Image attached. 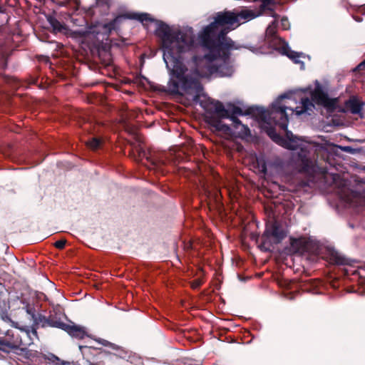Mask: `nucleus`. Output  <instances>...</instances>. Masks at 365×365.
Instances as JSON below:
<instances>
[{
	"label": "nucleus",
	"mask_w": 365,
	"mask_h": 365,
	"mask_svg": "<svg viewBox=\"0 0 365 365\" xmlns=\"http://www.w3.org/2000/svg\"><path fill=\"white\" fill-rule=\"evenodd\" d=\"M66 244V239H61L54 243V247L58 250H63Z\"/></svg>",
	"instance_id": "473e14b6"
},
{
	"label": "nucleus",
	"mask_w": 365,
	"mask_h": 365,
	"mask_svg": "<svg viewBox=\"0 0 365 365\" xmlns=\"http://www.w3.org/2000/svg\"><path fill=\"white\" fill-rule=\"evenodd\" d=\"M34 336L37 337L36 329L34 327L20 329L19 344V349L24 350L26 346L33 344Z\"/></svg>",
	"instance_id": "f3484780"
},
{
	"label": "nucleus",
	"mask_w": 365,
	"mask_h": 365,
	"mask_svg": "<svg viewBox=\"0 0 365 365\" xmlns=\"http://www.w3.org/2000/svg\"><path fill=\"white\" fill-rule=\"evenodd\" d=\"M232 121L237 137L242 138V137L250 136L251 135L250 130L247 125L242 124L237 117L232 116Z\"/></svg>",
	"instance_id": "412c9836"
},
{
	"label": "nucleus",
	"mask_w": 365,
	"mask_h": 365,
	"mask_svg": "<svg viewBox=\"0 0 365 365\" xmlns=\"http://www.w3.org/2000/svg\"><path fill=\"white\" fill-rule=\"evenodd\" d=\"M287 237V232L276 220L266 225L265 230L261 236L259 247L261 250L269 252L274 245H278Z\"/></svg>",
	"instance_id": "6e6552de"
},
{
	"label": "nucleus",
	"mask_w": 365,
	"mask_h": 365,
	"mask_svg": "<svg viewBox=\"0 0 365 365\" xmlns=\"http://www.w3.org/2000/svg\"><path fill=\"white\" fill-rule=\"evenodd\" d=\"M228 50V56H212L210 50L204 56L193 55L192 63L193 64V73L198 77H207L215 74L217 77H230L234 73V67L230 63V51Z\"/></svg>",
	"instance_id": "20e7f679"
},
{
	"label": "nucleus",
	"mask_w": 365,
	"mask_h": 365,
	"mask_svg": "<svg viewBox=\"0 0 365 365\" xmlns=\"http://www.w3.org/2000/svg\"><path fill=\"white\" fill-rule=\"evenodd\" d=\"M309 242L304 237H290V245L284 247V252L286 255H302L309 251Z\"/></svg>",
	"instance_id": "4468645a"
},
{
	"label": "nucleus",
	"mask_w": 365,
	"mask_h": 365,
	"mask_svg": "<svg viewBox=\"0 0 365 365\" xmlns=\"http://www.w3.org/2000/svg\"><path fill=\"white\" fill-rule=\"evenodd\" d=\"M339 148L343 150V151H345V152H347V153H354V149L350 147V146H339Z\"/></svg>",
	"instance_id": "c9c22d12"
},
{
	"label": "nucleus",
	"mask_w": 365,
	"mask_h": 365,
	"mask_svg": "<svg viewBox=\"0 0 365 365\" xmlns=\"http://www.w3.org/2000/svg\"><path fill=\"white\" fill-rule=\"evenodd\" d=\"M61 314L56 311L50 312L48 315V327L62 329L65 323L61 320Z\"/></svg>",
	"instance_id": "4be33fe9"
},
{
	"label": "nucleus",
	"mask_w": 365,
	"mask_h": 365,
	"mask_svg": "<svg viewBox=\"0 0 365 365\" xmlns=\"http://www.w3.org/2000/svg\"><path fill=\"white\" fill-rule=\"evenodd\" d=\"M62 330L65 331L71 336L78 339H83L85 336H88L83 327L76 325L73 323H72V324L65 323Z\"/></svg>",
	"instance_id": "a211bd4d"
},
{
	"label": "nucleus",
	"mask_w": 365,
	"mask_h": 365,
	"mask_svg": "<svg viewBox=\"0 0 365 365\" xmlns=\"http://www.w3.org/2000/svg\"><path fill=\"white\" fill-rule=\"evenodd\" d=\"M157 27L155 35L159 38L163 50V60L172 76L178 80L185 76L187 71L183 63L182 55L190 53V58L195 53V41L192 35L180 29L173 30L168 24L161 20L154 21Z\"/></svg>",
	"instance_id": "f03ea898"
},
{
	"label": "nucleus",
	"mask_w": 365,
	"mask_h": 365,
	"mask_svg": "<svg viewBox=\"0 0 365 365\" xmlns=\"http://www.w3.org/2000/svg\"><path fill=\"white\" fill-rule=\"evenodd\" d=\"M0 334L4 336H0V350L9 353L11 350L19 349V331L14 330H7Z\"/></svg>",
	"instance_id": "ddd939ff"
},
{
	"label": "nucleus",
	"mask_w": 365,
	"mask_h": 365,
	"mask_svg": "<svg viewBox=\"0 0 365 365\" xmlns=\"http://www.w3.org/2000/svg\"><path fill=\"white\" fill-rule=\"evenodd\" d=\"M11 315L22 322L24 317H34L35 308L28 303L25 299L16 297L9 302Z\"/></svg>",
	"instance_id": "9d476101"
},
{
	"label": "nucleus",
	"mask_w": 365,
	"mask_h": 365,
	"mask_svg": "<svg viewBox=\"0 0 365 365\" xmlns=\"http://www.w3.org/2000/svg\"><path fill=\"white\" fill-rule=\"evenodd\" d=\"M60 5H61V6H64V5H65V4L62 2Z\"/></svg>",
	"instance_id": "49530a36"
},
{
	"label": "nucleus",
	"mask_w": 365,
	"mask_h": 365,
	"mask_svg": "<svg viewBox=\"0 0 365 365\" xmlns=\"http://www.w3.org/2000/svg\"><path fill=\"white\" fill-rule=\"evenodd\" d=\"M123 19H134L141 22H154L155 19L151 17L148 13H125L120 14L108 23L96 22L88 27V33L108 36L112 31L115 29V26L120 24Z\"/></svg>",
	"instance_id": "0eeeda50"
},
{
	"label": "nucleus",
	"mask_w": 365,
	"mask_h": 365,
	"mask_svg": "<svg viewBox=\"0 0 365 365\" xmlns=\"http://www.w3.org/2000/svg\"><path fill=\"white\" fill-rule=\"evenodd\" d=\"M292 163L299 173L309 175L314 174L317 170L316 162L311 158V153L307 149L301 148L292 158Z\"/></svg>",
	"instance_id": "1a4fd4ad"
},
{
	"label": "nucleus",
	"mask_w": 365,
	"mask_h": 365,
	"mask_svg": "<svg viewBox=\"0 0 365 365\" xmlns=\"http://www.w3.org/2000/svg\"><path fill=\"white\" fill-rule=\"evenodd\" d=\"M135 150L138 153V158L140 160L145 158L148 162L150 163V165L153 166V169H160L161 167L164 165L163 161L157 158L151 150H147L141 145L136 147Z\"/></svg>",
	"instance_id": "dca6fc26"
},
{
	"label": "nucleus",
	"mask_w": 365,
	"mask_h": 365,
	"mask_svg": "<svg viewBox=\"0 0 365 365\" xmlns=\"http://www.w3.org/2000/svg\"><path fill=\"white\" fill-rule=\"evenodd\" d=\"M249 107L245 112L242 110L241 108L236 106H232V107L230 109H227L229 110V116L225 117V118H230L232 120V117L235 116V115H252L255 116L257 118L256 113H247L248 110L252 108Z\"/></svg>",
	"instance_id": "5701e85b"
},
{
	"label": "nucleus",
	"mask_w": 365,
	"mask_h": 365,
	"mask_svg": "<svg viewBox=\"0 0 365 365\" xmlns=\"http://www.w3.org/2000/svg\"><path fill=\"white\" fill-rule=\"evenodd\" d=\"M79 349L88 365H105L102 361H96V360L101 358L103 352L101 349L91 346H79Z\"/></svg>",
	"instance_id": "2eb2a0df"
},
{
	"label": "nucleus",
	"mask_w": 365,
	"mask_h": 365,
	"mask_svg": "<svg viewBox=\"0 0 365 365\" xmlns=\"http://www.w3.org/2000/svg\"><path fill=\"white\" fill-rule=\"evenodd\" d=\"M0 63L3 68H6L7 64V53L3 46H0Z\"/></svg>",
	"instance_id": "c756f323"
},
{
	"label": "nucleus",
	"mask_w": 365,
	"mask_h": 365,
	"mask_svg": "<svg viewBox=\"0 0 365 365\" xmlns=\"http://www.w3.org/2000/svg\"><path fill=\"white\" fill-rule=\"evenodd\" d=\"M289 98L288 94H282L272 104L269 109L265 110L262 107L252 106L247 113H256L257 120L264 125L262 127L266 129L267 135L274 142L284 148L294 149L282 136L276 132L274 128V126H278L280 129H286L289 123L286 110L289 109L295 112V109L287 107L282 103L284 98Z\"/></svg>",
	"instance_id": "7ed1b4c3"
},
{
	"label": "nucleus",
	"mask_w": 365,
	"mask_h": 365,
	"mask_svg": "<svg viewBox=\"0 0 365 365\" xmlns=\"http://www.w3.org/2000/svg\"><path fill=\"white\" fill-rule=\"evenodd\" d=\"M202 284V282L200 279H195L192 282V287L193 289H197L199 287H200Z\"/></svg>",
	"instance_id": "e433bc0d"
},
{
	"label": "nucleus",
	"mask_w": 365,
	"mask_h": 365,
	"mask_svg": "<svg viewBox=\"0 0 365 365\" xmlns=\"http://www.w3.org/2000/svg\"><path fill=\"white\" fill-rule=\"evenodd\" d=\"M282 130L285 131L286 138L291 143L295 142L294 135L292 134V133L290 130H288L287 128L286 129H282Z\"/></svg>",
	"instance_id": "72a5a7b5"
},
{
	"label": "nucleus",
	"mask_w": 365,
	"mask_h": 365,
	"mask_svg": "<svg viewBox=\"0 0 365 365\" xmlns=\"http://www.w3.org/2000/svg\"><path fill=\"white\" fill-rule=\"evenodd\" d=\"M259 14L260 13L256 14L250 9L217 12L214 17V21L199 33V42L203 48L210 50L212 56L222 55L227 58L229 49L249 48L244 45H237L231 38L227 36V34L237 29L243 22L253 19Z\"/></svg>",
	"instance_id": "f257e3e1"
},
{
	"label": "nucleus",
	"mask_w": 365,
	"mask_h": 365,
	"mask_svg": "<svg viewBox=\"0 0 365 365\" xmlns=\"http://www.w3.org/2000/svg\"><path fill=\"white\" fill-rule=\"evenodd\" d=\"M338 102L337 98H329L322 85L317 81L314 89L311 92V100L307 97L302 98L301 99V106L295 108V113L297 115H311L314 108V103L323 107L328 113H331L336 110Z\"/></svg>",
	"instance_id": "39448f33"
},
{
	"label": "nucleus",
	"mask_w": 365,
	"mask_h": 365,
	"mask_svg": "<svg viewBox=\"0 0 365 365\" xmlns=\"http://www.w3.org/2000/svg\"><path fill=\"white\" fill-rule=\"evenodd\" d=\"M102 140L98 138H92L86 143L88 147L95 150L100 148Z\"/></svg>",
	"instance_id": "cd10ccee"
},
{
	"label": "nucleus",
	"mask_w": 365,
	"mask_h": 365,
	"mask_svg": "<svg viewBox=\"0 0 365 365\" xmlns=\"http://www.w3.org/2000/svg\"><path fill=\"white\" fill-rule=\"evenodd\" d=\"M59 365H75L74 363L69 361H61Z\"/></svg>",
	"instance_id": "58836bf2"
},
{
	"label": "nucleus",
	"mask_w": 365,
	"mask_h": 365,
	"mask_svg": "<svg viewBox=\"0 0 365 365\" xmlns=\"http://www.w3.org/2000/svg\"><path fill=\"white\" fill-rule=\"evenodd\" d=\"M281 21H282V26H284V22L287 21V18L283 17V18L282 19Z\"/></svg>",
	"instance_id": "37998d69"
},
{
	"label": "nucleus",
	"mask_w": 365,
	"mask_h": 365,
	"mask_svg": "<svg viewBox=\"0 0 365 365\" xmlns=\"http://www.w3.org/2000/svg\"><path fill=\"white\" fill-rule=\"evenodd\" d=\"M262 172H263L264 173L267 172V167L265 165L262 166Z\"/></svg>",
	"instance_id": "79ce46f5"
},
{
	"label": "nucleus",
	"mask_w": 365,
	"mask_h": 365,
	"mask_svg": "<svg viewBox=\"0 0 365 365\" xmlns=\"http://www.w3.org/2000/svg\"><path fill=\"white\" fill-rule=\"evenodd\" d=\"M180 83V88L182 94H188L193 96V101L197 103L201 97V93L203 87L200 81L195 77L188 74L178 79Z\"/></svg>",
	"instance_id": "9b49d317"
},
{
	"label": "nucleus",
	"mask_w": 365,
	"mask_h": 365,
	"mask_svg": "<svg viewBox=\"0 0 365 365\" xmlns=\"http://www.w3.org/2000/svg\"><path fill=\"white\" fill-rule=\"evenodd\" d=\"M98 3H101L103 4H108L109 0H96Z\"/></svg>",
	"instance_id": "a19ab883"
},
{
	"label": "nucleus",
	"mask_w": 365,
	"mask_h": 365,
	"mask_svg": "<svg viewBox=\"0 0 365 365\" xmlns=\"http://www.w3.org/2000/svg\"><path fill=\"white\" fill-rule=\"evenodd\" d=\"M330 262L337 265H345L349 264V260L340 253L333 251L330 254Z\"/></svg>",
	"instance_id": "b1692460"
},
{
	"label": "nucleus",
	"mask_w": 365,
	"mask_h": 365,
	"mask_svg": "<svg viewBox=\"0 0 365 365\" xmlns=\"http://www.w3.org/2000/svg\"><path fill=\"white\" fill-rule=\"evenodd\" d=\"M354 19L357 21H361V18H359H359H354Z\"/></svg>",
	"instance_id": "c03bdc74"
},
{
	"label": "nucleus",
	"mask_w": 365,
	"mask_h": 365,
	"mask_svg": "<svg viewBox=\"0 0 365 365\" xmlns=\"http://www.w3.org/2000/svg\"><path fill=\"white\" fill-rule=\"evenodd\" d=\"M10 310L9 303L2 301L0 302V319L4 322L11 324L14 327L19 328V322L14 321L9 314Z\"/></svg>",
	"instance_id": "aec40b11"
},
{
	"label": "nucleus",
	"mask_w": 365,
	"mask_h": 365,
	"mask_svg": "<svg viewBox=\"0 0 365 365\" xmlns=\"http://www.w3.org/2000/svg\"><path fill=\"white\" fill-rule=\"evenodd\" d=\"M341 4L342 6L346 8L347 5L349 4V2L346 0H341Z\"/></svg>",
	"instance_id": "ea45409f"
},
{
	"label": "nucleus",
	"mask_w": 365,
	"mask_h": 365,
	"mask_svg": "<svg viewBox=\"0 0 365 365\" xmlns=\"http://www.w3.org/2000/svg\"><path fill=\"white\" fill-rule=\"evenodd\" d=\"M168 92L171 94L182 95L179 81H176L174 80H170L168 82Z\"/></svg>",
	"instance_id": "a878e982"
},
{
	"label": "nucleus",
	"mask_w": 365,
	"mask_h": 365,
	"mask_svg": "<svg viewBox=\"0 0 365 365\" xmlns=\"http://www.w3.org/2000/svg\"><path fill=\"white\" fill-rule=\"evenodd\" d=\"M266 32L269 36H274L276 34V30L274 28L269 26L267 27Z\"/></svg>",
	"instance_id": "f704fd0d"
},
{
	"label": "nucleus",
	"mask_w": 365,
	"mask_h": 365,
	"mask_svg": "<svg viewBox=\"0 0 365 365\" xmlns=\"http://www.w3.org/2000/svg\"><path fill=\"white\" fill-rule=\"evenodd\" d=\"M25 356L31 365H59L62 361L53 354H43L32 349L27 350Z\"/></svg>",
	"instance_id": "f8f14e48"
},
{
	"label": "nucleus",
	"mask_w": 365,
	"mask_h": 365,
	"mask_svg": "<svg viewBox=\"0 0 365 365\" xmlns=\"http://www.w3.org/2000/svg\"><path fill=\"white\" fill-rule=\"evenodd\" d=\"M344 106L352 114L361 115L364 103L360 101L356 96H352L345 102Z\"/></svg>",
	"instance_id": "6ab92c4d"
},
{
	"label": "nucleus",
	"mask_w": 365,
	"mask_h": 365,
	"mask_svg": "<svg viewBox=\"0 0 365 365\" xmlns=\"http://www.w3.org/2000/svg\"><path fill=\"white\" fill-rule=\"evenodd\" d=\"M96 341L99 344H102L103 346H109V347L113 348V349H117V346H115V344L109 342L108 341H107L106 339H98Z\"/></svg>",
	"instance_id": "2f4dec72"
},
{
	"label": "nucleus",
	"mask_w": 365,
	"mask_h": 365,
	"mask_svg": "<svg viewBox=\"0 0 365 365\" xmlns=\"http://www.w3.org/2000/svg\"><path fill=\"white\" fill-rule=\"evenodd\" d=\"M48 21L49 24H51V26H52V28L53 29L54 31H62V30L63 29V26L56 19L50 16L48 19Z\"/></svg>",
	"instance_id": "c85d7f7f"
},
{
	"label": "nucleus",
	"mask_w": 365,
	"mask_h": 365,
	"mask_svg": "<svg viewBox=\"0 0 365 365\" xmlns=\"http://www.w3.org/2000/svg\"><path fill=\"white\" fill-rule=\"evenodd\" d=\"M204 97L205 99L200 100L197 103L206 112V122L216 130L230 134L232 131L231 128L222 122V119L229 116V110L220 101Z\"/></svg>",
	"instance_id": "423d86ee"
},
{
	"label": "nucleus",
	"mask_w": 365,
	"mask_h": 365,
	"mask_svg": "<svg viewBox=\"0 0 365 365\" xmlns=\"http://www.w3.org/2000/svg\"><path fill=\"white\" fill-rule=\"evenodd\" d=\"M34 312H36V311ZM28 318H29V319L34 320L36 324H41L42 327H48V316L46 317L41 314H38L36 315V313H34V317H29Z\"/></svg>",
	"instance_id": "393cba45"
},
{
	"label": "nucleus",
	"mask_w": 365,
	"mask_h": 365,
	"mask_svg": "<svg viewBox=\"0 0 365 365\" xmlns=\"http://www.w3.org/2000/svg\"><path fill=\"white\" fill-rule=\"evenodd\" d=\"M365 68V61H363L361 62L354 69V71H363Z\"/></svg>",
	"instance_id": "4c0bfd02"
},
{
	"label": "nucleus",
	"mask_w": 365,
	"mask_h": 365,
	"mask_svg": "<svg viewBox=\"0 0 365 365\" xmlns=\"http://www.w3.org/2000/svg\"><path fill=\"white\" fill-rule=\"evenodd\" d=\"M362 197H364L365 199V190L362 193Z\"/></svg>",
	"instance_id": "a18cd8bd"
},
{
	"label": "nucleus",
	"mask_w": 365,
	"mask_h": 365,
	"mask_svg": "<svg viewBox=\"0 0 365 365\" xmlns=\"http://www.w3.org/2000/svg\"><path fill=\"white\" fill-rule=\"evenodd\" d=\"M253 1H260L261 5L259 6L262 11H264L267 9V6L270 4H273V0H253Z\"/></svg>",
	"instance_id": "7c9ffc66"
},
{
	"label": "nucleus",
	"mask_w": 365,
	"mask_h": 365,
	"mask_svg": "<svg viewBox=\"0 0 365 365\" xmlns=\"http://www.w3.org/2000/svg\"><path fill=\"white\" fill-rule=\"evenodd\" d=\"M286 55L293 61L294 63L304 65V62L299 60L302 56L301 53H298L292 50H288L285 52Z\"/></svg>",
	"instance_id": "bb28decb"
}]
</instances>
